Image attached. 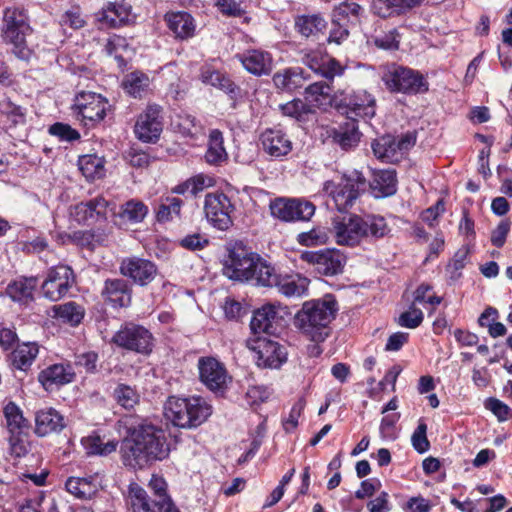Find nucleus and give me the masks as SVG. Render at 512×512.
<instances>
[{"label":"nucleus","mask_w":512,"mask_h":512,"mask_svg":"<svg viewBox=\"0 0 512 512\" xmlns=\"http://www.w3.org/2000/svg\"><path fill=\"white\" fill-rule=\"evenodd\" d=\"M365 185V178L358 172L350 176H344L339 182L326 181L323 191L330 197L329 206H334L338 211H347L353 206L359 196V191Z\"/></svg>","instance_id":"obj_7"},{"label":"nucleus","mask_w":512,"mask_h":512,"mask_svg":"<svg viewBox=\"0 0 512 512\" xmlns=\"http://www.w3.org/2000/svg\"><path fill=\"white\" fill-rule=\"evenodd\" d=\"M423 0H374L372 10L381 18L401 15L407 10L419 6Z\"/></svg>","instance_id":"obj_32"},{"label":"nucleus","mask_w":512,"mask_h":512,"mask_svg":"<svg viewBox=\"0 0 512 512\" xmlns=\"http://www.w3.org/2000/svg\"><path fill=\"white\" fill-rule=\"evenodd\" d=\"M190 184V193L196 196L198 193L202 192L204 189L211 187L213 185V179L211 177L205 176L203 174H198L189 178Z\"/></svg>","instance_id":"obj_62"},{"label":"nucleus","mask_w":512,"mask_h":512,"mask_svg":"<svg viewBox=\"0 0 512 512\" xmlns=\"http://www.w3.org/2000/svg\"><path fill=\"white\" fill-rule=\"evenodd\" d=\"M81 443L88 455L107 456L115 452L118 446V441L109 440L106 443L98 435H89L81 440Z\"/></svg>","instance_id":"obj_45"},{"label":"nucleus","mask_w":512,"mask_h":512,"mask_svg":"<svg viewBox=\"0 0 512 512\" xmlns=\"http://www.w3.org/2000/svg\"><path fill=\"white\" fill-rule=\"evenodd\" d=\"M200 381L211 391L223 393L231 381L225 366L214 357H201L198 360Z\"/></svg>","instance_id":"obj_15"},{"label":"nucleus","mask_w":512,"mask_h":512,"mask_svg":"<svg viewBox=\"0 0 512 512\" xmlns=\"http://www.w3.org/2000/svg\"><path fill=\"white\" fill-rule=\"evenodd\" d=\"M35 423V432L39 436L60 432L66 426L63 416L53 408L38 411L35 416Z\"/></svg>","instance_id":"obj_31"},{"label":"nucleus","mask_w":512,"mask_h":512,"mask_svg":"<svg viewBox=\"0 0 512 512\" xmlns=\"http://www.w3.org/2000/svg\"><path fill=\"white\" fill-rule=\"evenodd\" d=\"M233 211L234 205L224 193L214 192L205 196L204 212L206 218L218 230L225 231L232 226L231 214Z\"/></svg>","instance_id":"obj_12"},{"label":"nucleus","mask_w":512,"mask_h":512,"mask_svg":"<svg viewBox=\"0 0 512 512\" xmlns=\"http://www.w3.org/2000/svg\"><path fill=\"white\" fill-rule=\"evenodd\" d=\"M107 101L100 94L94 92L79 93L73 105L77 117L83 121L97 122L101 121L107 109ZM88 123L85 122V125Z\"/></svg>","instance_id":"obj_19"},{"label":"nucleus","mask_w":512,"mask_h":512,"mask_svg":"<svg viewBox=\"0 0 512 512\" xmlns=\"http://www.w3.org/2000/svg\"><path fill=\"white\" fill-rule=\"evenodd\" d=\"M272 265L259 255L233 250L224 264L223 272L230 279L251 282L258 286L269 283Z\"/></svg>","instance_id":"obj_4"},{"label":"nucleus","mask_w":512,"mask_h":512,"mask_svg":"<svg viewBox=\"0 0 512 512\" xmlns=\"http://www.w3.org/2000/svg\"><path fill=\"white\" fill-rule=\"evenodd\" d=\"M271 281L264 283L263 287H276L278 291L287 297L303 296L309 285V280L299 274H280L272 266Z\"/></svg>","instance_id":"obj_20"},{"label":"nucleus","mask_w":512,"mask_h":512,"mask_svg":"<svg viewBox=\"0 0 512 512\" xmlns=\"http://www.w3.org/2000/svg\"><path fill=\"white\" fill-rule=\"evenodd\" d=\"M258 366L265 368H279L287 359L285 348L278 342L260 339L258 341Z\"/></svg>","instance_id":"obj_25"},{"label":"nucleus","mask_w":512,"mask_h":512,"mask_svg":"<svg viewBox=\"0 0 512 512\" xmlns=\"http://www.w3.org/2000/svg\"><path fill=\"white\" fill-rule=\"evenodd\" d=\"M270 396V391L263 385L249 386L246 392L247 403L251 406L265 402Z\"/></svg>","instance_id":"obj_56"},{"label":"nucleus","mask_w":512,"mask_h":512,"mask_svg":"<svg viewBox=\"0 0 512 512\" xmlns=\"http://www.w3.org/2000/svg\"><path fill=\"white\" fill-rule=\"evenodd\" d=\"M51 135L59 137L61 140L73 141L80 137V134L71 126L63 123H55L49 128Z\"/></svg>","instance_id":"obj_58"},{"label":"nucleus","mask_w":512,"mask_h":512,"mask_svg":"<svg viewBox=\"0 0 512 512\" xmlns=\"http://www.w3.org/2000/svg\"><path fill=\"white\" fill-rule=\"evenodd\" d=\"M335 108L350 120L372 118L376 112V99L366 90L341 92L334 99Z\"/></svg>","instance_id":"obj_8"},{"label":"nucleus","mask_w":512,"mask_h":512,"mask_svg":"<svg viewBox=\"0 0 512 512\" xmlns=\"http://www.w3.org/2000/svg\"><path fill=\"white\" fill-rule=\"evenodd\" d=\"M114 206L104 196L98 195L71 207L70 215L79 224L91 225L106 221L108 212H113Z\"/></svg>","instance_id":"obj_13"},{"label":"nucleus","mask_w":512,"mask_h":512,"mask_svg":"<svg viewBox=\"0 0 512 512\" xmlns=\"http://www.w3.org/2000/svg\"><path fill=\"white\" fill-rule=\"evenodd\" d=\"M149 488L153 492L154 500H161V498L169 497L166 492V481L161 476L153 475L149 481Z\"/></svg>","instance_id":"obj_64"},{"label":"nucleus","mask_w":512,"mask_h":512,"mask_svg":"<svg viewBox=\"0 0 512 512\" xmlns=\"http://www.w3.org/2000/svg\"><path fill=\"white\" fill-rule=\"evenodd\" d=\"M200 79L204 84L216 87L231 96H235L239 91V88L226 74L208 65L201 68Z\"/></svg>","instance_id":"obj_35"},{"label":"nucleus","mask_w":512,"mask_h":512,"mask_svg":"<svg viewBox=\"0 0 512 512\" xmlns=\"http://www.w3.org/2000/svg\"><path fill=\"white\" fill-rule=\"evenodd\" d=\"M393 92L417 94L428 91V83L418 71L402 66H391L382 77Z\"/></svg>","instance_id":"obj_10"},{"label":"nucleus","mask_w":512,"mask_h":512,"mask_svg":"<svg viewBox=\"0 0 512 512\" xmlns=\"http://www.w3.org/2000/svg\"><path fill=\"white\" fill-rule=\"evenodd\" d=\"M416 143L413 133H406L400 137L383 135L371 143L376 158L386 163L399 162L404 154Z\"/></svg>","instance_id":"obj_11"},{"label":"nucleus","mask_w":512,"mask_h":512,"mask_svg":"<svg viewBox=\"0 0 512 512\" xmlns=\"http://www.w3.org/2000/svg\"><path fill=\"white\" fill-rule=\"evenodd\" d=\"M308 76L305 75L302 68H287L283 71H279L273 76L274 85L287 92H294L297 89L304 86Z\"/></svg>","instance_id":"obj_33"},{"label":"nucleus","mask_w":512,"mask_h":512,"mask_svg":"<svg viewBox=\"0 0 512 512\" xmlns=\"http://www.w3.org/2000/svg\"><path fill=\"white\" fill-rule=\"evenodd\" d=\"M164 414L177 427L196 428L211 416L212 406L200 396H171L165 403Z\"/></svg>","instance_id":"obj_5"},{"label":"nucleus","mask_w":512,"mask_h":512,"mask_svg":"<svg viewBox=\"0 0 512 512\" xmlns=\"http://www.w3.org/2000/svg\"><path fill=\"white\" fill-rule=\"evenodd\" d=\"M169 29L181 39H186L194 34L195 25L193 18L186 12L170 13L165 16Z\"/></svg>","instance_id":"obj_40"},{"label":"nucleus","mask_w":512,"mask_h":512,"mask_svg":"<svg viewBox=\"0 0 512 512\" xmlns=\"http://www.w3.org/2000/svg\"><path fill=\"white\" fill-rule=\"evenodd\" d=\"M147 213L148 208L143 202L132 199L122 205L119 216L131 223H139L146 217Z\"/></svg>","instance_id":"obj_49"},{"label":"nucleus","mask_w":512,"mask_h":512,"mask_svg":"<svg viewBox=\"0 0 512 512\" xmlns=\"http://www.w3.org/2000/svg\"><path fill=\"white\" fill-rule=\"evenodd\" d=\"M150 79L148 75L140 71H134L125 75L122 87L126 93L134 98H141L148 90Z\"/></svg>","instance_id":"obj_42"},{"label":"nucleus","mask_w":512,"mask_h":512,"mask_svg":"<svg viewBox=\"0 0 512 512\" xmlns=\"http://www.w3.org/2000/svg\"><path fill=\"white\" fill-rule=\"evenodd\" d=\"M280 110L286 116L299 120L304 114L311 112V109L300 99H294L280 105Z\"/></svg>","instance_id":"obj_54"},{"label":"nucleus","mask_w":512,"mask_h":512,"mask_svg":"<svg viewBox=\"0 0 512 512\" xmlns=\"http://www.w3.org/2000/svg\"><path fill=\"white\" fill-rule=\"evenodd\" d=\"M360 132L355 120H350L334 131L333 139L343 149L355 147L360 140Z\"/></svg>","instance_id":"obj_43"},{"label":"nucleus","mask_w":512,"mask_h":512,"mask_svg":"<svg viewBox=\"0 0 512 512\" xmlns=\"http://www.w3.org/2000/svg\"><path fill=\"white\" fill-rule=\"evenodd\" d=\"M235 58L241 62L248 73L254 76L269 75L273 70L272 55L262 49H248L243 53L236 54Z\"/></svg>","instance_id":"obj_21"},{"label":"nucleus","mask_w":512,"mask_h":512,"mask_svg":"<svg viewBox=\"0 0 512 512\" xmlns=\"http://www.w3.org/2000/svg\"><path fill=\"white\" fill-rule=\"evenodd\" d=\"M75 282L73 270L67 265H58L51 268L46 280L42 284V293L51 301L63 298Z\"/></svg>","instance_id":"obj_16"},{"label":"nucleus","mask_w":512,"mask_h":512,"mask_svg":"<svg viewBox=\"0 0 512 512\" xmlns=\"http://www.w3.org/2000/svg\"><path fill=\"white\" fill-rule=\"evenodd\" d=\"M205 159L212 165H220L228 159V154L224 147L223 134L217 129L212 130L209 134Z\"/></svg>","instance_id":"obj_41"},{"label":"nucleus","mask_w":512,"mask_h":512,"mask_svg":"<svg viewBox=\"0 0 512 512\" xmlns=\"http://www.w3.org/2000/svg\"><path fill=\"white\" fill-rule=\"evenodd\" d=\"M183 201L174 196H167L162 199L157 212V219L159 221H169L174 217L180 216Z\"/></svg>","instance_id":"obj_50"},{"label":"nucleus","mask_w":512,"mask_h":512,"mask_svg":"<svg viewBox=\"0 0 512 512\" xmlns=\"http://www.w3.org/2000/svg\"><path fill=\"white\" fill-rule=\"evenodd\" d=\"M119 271L122 276L131 279L140 286L151 283L158 272L157 266L152 261L137 256L122 259Z\"/></svg>","instance_id":"obj_18"},{"label":"nucleus","mask_w":512,"mask_h":512,"mask_svg":"<svg viewBox=\"0 0 512 512\" xmlns=\"http://www.w3.org/2000/svg\"><path fill=\"white\" fill-rule=\"evenodd\" d=\"M390 229L384 217L349 215L333 219V233L339 245L354 246L363 238H382Z\"/></svg>","instance_id":"obj_3"},{"label":"nucleus","mask_w":512,"mask_h":512,"mask_svg":"<svg viewBox=\"0 0 512 512\" xmlns=\"http://www.w3.org/2000/svg\"><path fill=\"white\" fill-rule=\"evenodd\" d=\"M127 433L121 446L125 466L141 469L169 456L170 446L163 429L142 421L128 427Z\"/></svg>","instance_id":"obj_1"},{"label":"nucleus","mask_w":512,"mask_h":512,"mask_svg":"<svg viewBox=\"0 0 512 512\" xmlns=\"http://www.w3.org/2000/svg\"><path fill=\"white\" fill-rule=\"evenodd\" d=\"M2 38L13 46V53L21 60L31 57V50L26 45V36L30 25L26 11L21 7H7L3 11Z\"/></svg>","instance_id":"obj_6"},{"label":"nucleus","mask_w":512,"mask_h":512,"mask_svg":"<svg viewBox=\"0 0 512 512\" xmlns=\"http://www.w3.org/2000/svg\"><path fill=\"white\" fill-rule=\"evenodd\" d=\"M75 372L69 364H53L39 374V381L46 390L51 389L54 385H65L73 381Z\"/></svg>","instance_id":"obj_29"},{"label":"nucleus","mask_w":512,"mask_h":512,"mask_svg":"<svg viewBox=\"0 0 512 512\" xmlns=\"http://www.w3.org/2000/svg\"><path fill=\"white\" fill-rule=\"evenodd\" d=\"M328 239L327 233L324 229L317 228L308 232H302L297 236V240L304 246H317L325 244Z\"/></svg>","instance_id":"obj_52"},{"label":"nucleus","mask_w":512,"mask_h":512,"mask_svg":"<svg viewBox=\"0 0 512 512\" xmlns=\"http://www.w3.org/2000/svg\"><path fill=\"white\" fill-rule=\"evenodd\" d=\"M131 292L126 280L115 278L105 280L101 295L114 307H127L131 303Z\"/></svg>","instance_id":"obj_26"},{"label":"nucleus","mask_w":512,"mask_h":512,"mask_svg":"<svg viewBox=\"0 0 512 512\" xmlns=\"http://www.w3.org/2000/svg\"><path fill=\"white\" fill-rule=\"evenodd\" d=\"M398 32L396 29H392L389 32L375 36L374 37V43L377 47L391 50V49H398L399 40H398Z\"/></svg>","instance_id":"obj_59"},{"label":"nucleus","mask_w":512,"mask_h":512,"mask_svg":"<svg viewBox=\"0 0 512 512\" xmlns=\"http://www.w3.org/2000/svg\"><path fill=\"white\" fill-rule=\"evenodd\" d=\"M111 342L122 349L143 355L150 354L154 346L151 332L144 326L135 323L122 325L113 335Z\"/></svg>","instance_id":"obj_9"},{"label":"nucleus","mask_w":512,"mask_h":512,"mask_svg":"<svg viewBox=\"0 0 512 512\" xmlns=\"http://www.w3.org/2000/svg\"><path fill=\"white\" fill-rule=\"evenodd\" d=\"M295 30L305 38H316L322 34L327 22L320 14L299 15L295 18Z\"/></svg>","instance_id":"obj_37"},{"label":"nucleus","mask_w":512,"mask_h":512,"mask_svg":"<svg viewBox=\"0 0 512 512\" xmlns=\"http://www.w3.org/2000/svg\"><path fill=\"white\" fill-rule=\"evenodd\" d=\"M163 130L161 108L158 105H149L137 117L134 133L142 142L155 143Z\"/></svg>","instance_id":"obj_17"},{"label":"nucleus","mask_w":512,"mask_h":512,"mask_svg":"<svg viewBox=\"0 0 512 512\" xmlns=\"http://www.w3.org/2000/svg\"><path fill=\"white\" fill-rule=\"evenodd\" d=\"M4 415L11 435L23 434V429L27 428V422L19 407L12 402L8 403L4 408Z\"/></svg>","instance_id":"obj_46"},{"label":"nucleus","mask_w":512,"mask_h":512,"mask_svg":"<svg viewBox=\"0 0 512 512\" xmlns=\"http://www.w3.org/2000/svg\"><path fill=\"white\" fill-rule=\"evenodd\" d=\"M426 433L427 425L423 421H420L411 437L412 446L419 453H425L430 448Z\"/></svg>","instance_id":"obj_55"},{"label":"nucleus","mask_w":512,"mask_h":512,"mask_svg":"<svg viewBox=\"0 0 512 512\" xmlns=\"http://www.w3.org/2000/svg\"><path fill=\"white\" fill-rule=\"evenodd\" d=\"M216 6L223 15L229 17H240L244 13L236 0H217Z\"/></svg>","instance_id":"obj_61"},{"label":"nucleus","mask_w":512,"mask_h":512,"mask_svg":"<svg viewBox=\"0 0 512 512\" xmlns=\"http://www.w3.org/2000/svg\"><path fill=\"white\" fill-rule=\"evenodd\" d=\"M423 317V312L413 304L409 310L399 316L398 324L402 327L414 329L422 323Z\"/></svg>","instance_id":"obj_53"},{"label":"nucleus","mask_w":512,"mask_h":512,"mask_svg":"<svg viewBox=\"0 0 512 512\" xmlns=\"http://www.w3.org/2000/svg\"><path fill=\"white\" fill-rule=\"evenodd\" d=\"M337 310L332 298L306 301L295 315L294 326L311 341L323 342L329 336L328 325Z\"/></svg>","instance_id":"obj_2"},{"label":"nucleus","mask_w":512,"mask_h":512,"mask_svg":"<svg viewBox=\"0 0 512 512\" xmlns=\"http://www.w3.org/2000/svg\"><path fill=\"white\" fill-rule=\"evenodd\" d=\"M37 285V277H20L7 286L6 292L13 301L28 303L33 300Z\"/></svg>","instance_id":"obj_36"},{"label":"nucleus","mask_w":512,"mask_h":512,"mask_svg":"<svg viewBox=\"0 0 512 512\" xmlns=\"http://www.w3.org/2000/svg\"><path fill=\"white\" fill-rule=\"evenodd\" d=\"M485 407L490 410L499 421L508 419L510 408L508 405L496 398H489L485 402Z\"/></svg>","instance_id":"obj_60"},{"label":"nucleus","mask_w":512,"mask_h":512,"mask_svg":"<svg viewBox=\"0 0 512 512\" xmlns=\"http://www.w3.org/2000/svg\"><path fill=\"white\" fill-rule=\"evenodd\" d=\"M9 441L11 454L15 457L25 456L30 451V444L23 434L11 435Z\"/></svg>","instance_id":"obj_57"},{"label":"nucleus","mask_w":512,"mask_h":512,"mask_svg":"<svg viewBox=\"0 0 512 512\" xmlns=\"http://www.w3.org/2000/svg\"><path fill=\"white\" fill-rule=\"evenodd\" d=\"M39 354V345L36 342H23L18 344L11 353V362L15 369L27 371Z\"/></svg>","instance_id":"obj_38"},{"label":"nucleus","mask_w":512,"mask_h":512,"mask_svg":"<svg viewBox=\"0 0 512 512\" xmlns=\"http://www.w3.org/2000/svg\"><path fill=\"white\" fill-rule=\"evenodd\" d=\"M263 149L272 157L287 155L292 149L290 139L279 129H267L261 134Z\"/></svg>","instance_id":"obj_27"},{"label":"nucleus","mask_w":512,"mask_h":512,"mask_svg":"<svg viewBox=\"0 0 512 512\" xmlns=\"http://www.w3.org/2000/svg\"><path fill=\"white\" fill-rule=\"evenodd\" d=\"M117 402L125 409H132L139 402V394L131 386L120 384L114 391Z\"/></svg>","instance_id":"obj_51"},{"label":"nucleus","mask_w":512,"mask_h":512,"mask_svg":"<svg viewBox=\"0 0 512 512\" xmlns=\"http://www.w3.org/2000/svg\"><path fill=\"white\" fill-rule=\"evenodd\" d=\"M271 215L281 221H306L315 213V206L299 199L277 198L270 203Z\"/></svg>","instance_id":"obj_14"},{"label":"nucleus","mask_w":512,"mask_h":512,"mask_svg":"<svg viewBox=\"0 0 512 512\" xmlns=\"http://www.w3.org/2000/svg\"><path fill=\"white\" fill-rule=\"evenodd\" d=\"M79 169L87 179L100 178L104 174L102 158L96 155H84L79 158Z\"/></svg>","instance_id":"obj_47"},{"label":"nucleus","mask_w":512,"mask_h":512,"mask_svg":"<svg viewBox=\"0 0 512 512\" xmlns=\"http://www.w3.org/2000/svg\"><path fill=\"white\" fill-rule=\"evenodd\" d=\"M180 244L186 249L195 251L203 249L208 244V240L204 236L195 233L185 236L181 239Z\"/></svg>","instance_id":"obj_63"},{"label":"nucleus","mask_w":512,"mask_h":512,"mask_svg":"<svg viewBox=\"0 0 512 512\" xmlns=\"http://www.w3.org/2000/svg\"><path fill=\"white\" fill-rule=\"evenodd\" d=\"M370 189L375 198H384L395 194L397 191V178L395 171H375L370 181Z\"/></svg>","instance_id":"obj_30"},{"label":"nucleus","mask_w":512,"mask_h":512,"mask_svg":"<svg viewBox=\"0 0 512 512\" xmlns=\"http://www.w3.org/2000/svg\"><path fill=\"white\" fill-rule=\"evenodd\" d=\"M131 9V5L124 0L110 2L96 13V19L103 27L116 28L128 21Z\"/></svg>","instance_id":"obj_24"},{"label":"nucleus","mask_w":512,"mask_h":512,"mask_svg":"<svg viewBox=\"0 0 512 512\" xmlns=\"http://www.w3.org/2000/svg\"><path fill=\"white\" fill-rule=\"evenodd\" d=\"M127 502L133 512H159L155 508L156 500H150L146 490L137 483L129 485Z\"/></svg>","instance_id":"obj_39"},{"label":"nucleus","mask_w":512,"mask_h":512,"mask_svg":"<svg viewBox=\"0 0 512 512\" xmlns=\"http://www.w3.org/2000/svg\"><path fill=\"white\" fill-rule=\"evenodd\" d=\"M55 313L63 322L75 326L83 319L84 308L75 302H67L62 305L55 306Z\"/></svg>","instance_id":"obj_48"},{"label":"nucleus","mask_w":512,"mask_h":512,"mask_svg":"<svg viewBox=\"0 0 512 512\" xmlns=\"http://www.w3.org/2000/svg\"><path fill=\"white\" fill-rule=\"evenodd\" d=\"M66 490L81 500L93 498L100 488L97 474L87 477H69L65 483Z\"/></svg>","instance_id":"obj_28"},{"label":"nucleus","mask_w":512,"mask_h":512,"mask_svg":"<svg viewBox=\"0 0 512 512\" xmlns=\"http://www.w3.org/2000/svg\"><path fill=\"white\" fill-rule=\"evenodd\" d=\"M332 88L326 82L320 81L305 88V100L314 107L325 110L334 104L337 95H332Z\"/></svg>","instance_id":"obj_34"},{"label":"nucleus","mask_w":512,"mask_h":512,"mask_svg":"<svg viewBox=\"0 0 512 512\" xmlns=\"http://www.w3.org/2000/svg\"><path fill=\"white\" fill-rule=\"evenodd\" d=\"M279 304L267 303L257 309L250 322L251 330L255 333L273 334L276 330L274 324L281 319Z\"/></svg>","instance_id":"obj_23"},{"label":"nucleus","mask_w":512,"mask_h":512,"mask_svg":"<svg viewBox=\"0 0 512 512\" xmlns=\"http://www.w3.org/2000/svg\"><path fill=\"white\" fill-rule=\"evenodd\" d=\"M303 258L312 263L316 270L323 275H336L343 268V257L334 250L305 253Z\"/></svg>","instance_id":"obj_22"},{"label":"nucleus","mask_w":512,"mask_h":512,"mask_svg":"<svg viewBox=\"0 0 512 512\" xmlns=\"http://www.w3.org/2000/svg\"><path fill=\"white\" fill-rule=\"evenodd\" d=\"M362 8L355 2H342L334 8L332 13V25H347L358 21Z\"/></svg>","instance_id":"obj_44"}]
</instances>
